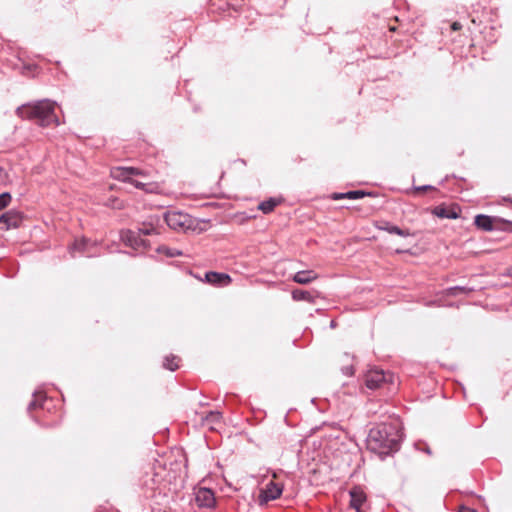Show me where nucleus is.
<instances>
[{
    "mask_svg": "<svg viewBox=\"0 0 512 512\" xmlns=\"http://www.w3.org/2000/svg\"><path fill=\"white\" fill-rule=\"evenodd\" d=\"M402 433L397 422L383 423L369 432L368 447L379 454H388L398 449Z\"/></svg>",
    "mask_w": 512,
    "mask_h": 512,
    "instance_id": "f257e3e1",
    "label": "nucleus"
},
{
    "mask_svg": "<svg viewBox=\"0 0 512 512\" xmlns=\"http://www.w3.org/2000/svg\"><path fill=\"white\" fill-rule=\"evenodd\" d=\"M56 105V102L44 99L31 105H23L16 112L19 117L37 119L41 126H58L60 121L54 114Z\"/></svg>",
    "mask_w": 512,
    "mask_h": 512,
    "instance_id": "f03ea898",
    "label": "nucleus"
},
{
    "mask_svg": "<svg viewBox=\"0 0 512 512\" xmlns=\"http://www.w3.org/2000/svg\"><path fill=\"white\" fill-rule=\"evenodd\" d=\"M111 176L119 181L131 183L136 188L144 190L147 193H158L159 185L155 182L144 181L146 174L134 167H115L111 169Z\"/></svg>",
    "mask_w": 512,
    "mask_h": 512,
    "instance_id": "7ed1b4c3",
    "label": "nucleus"
},
{
    "mask_svg": "<svg viewBox=\"0 0 512 512\" xmlns=\"http://www.w3.org/2000/svg\"><path fill=\"white\" fill-rule=\"evenodd\" d=\"M167 225L176 231H186L193 227V219L190 215L180 211H169L165 214Z\"/></svg>",
    "mask_w": 512,
    "mask_h": 512,
    "instance_id": "20e7f679",
    "label": "nucleus"
},
{
    "mask_svg": "<svg viewBox=\"0 0 512 512\" xmlns=\"http://www.w3.org/2000/svg\"><path fill=\"white\" fill-rule=\"evenodd\" d=\"M283 486L281 484L270 481L261 490L259 495L260 505L267 504L269 501L279 498L282 494Z\"/></svg>",
    "mask_w": 512,
    "mask_h": 512,
    "instance_id": "39448f33",
    "label": "nucleus"
},
{
    "mask_svg": "<svg viewBox=\"0 0 512 512\" xmlns=\"http://www.w3.org/2000/svg\"><path fill=\"white\" fill-rule=\"evenodd\" d=\"M195 502L199 507L212 508L215 505V496L212 490L201 487L195 491Z\"/></svg>",
    "mask_w": 512,
    "mask_h": 512,
    "instance_id": "423d86ee",
    "label": "nucleus"
},
{
    "mask_svg": "<svg viewBox=\"0 0 512 512\" xmlns=\"http://www.w3.org/2000/svg\"><path fill=\"white\" fill-rule=\"evenodd\" d=\"M95 243H92L86 238L75 240V242L70 246V253L72 256H75L76 253L83 254L87 257H91L94 255L93 248Z\"/></svg>",
    "mask_w": 512,
    "mask_h": 512,
    "instance_id": "0eeeda50",
    "label": "nucleus"
},
{
    "mask_svg": "<svg viewBox=\"0 0 512 512\" xmlns=\"http://www.w3.org/2000/svg\"><path fill=\"white\" fill-rule=\"evenodd\" d=\"M386 381V376L383 370L370 369L365 374V385L369 389H377L382 383Z\"/></svg>",
    "mask_w": 512,
    "mask_h": 512,
    "instance_id": "6e6552de",
    "label": "nucleus"
},
{
    "mask_svg": "<svg viewBox=\"0 0 512 512\" xmlns=\"http://www.w3.org/2000/svg\"><path fill=\"white\" fill-rule=\"evenodd\" d=\"M350 507L356 512H363L362 506L366 502V495L360 487H354L350 490Z\"/></svg>",
    "mask_w": 512,
    "mask_h": 512,
    "instance_id": "1a4fd4ad",
    "label": "nucleus"
},
{
    "mask_svg": "<svg viewBox=\"0 0 512 512\" xmlns=\"http://www.w3.org/2000/svg\"><path fill=\"white\" fill-rule=\"evenodd\" d=\"M205 280L209 284L219 287H224L231 283V277L228 274L213 271L205 274Z\"/></svg>",
    "mask_w": 512,
    "mask_h": 512,
    "instance_id": "9d476101",
    "label": "nucleus"
},
{
    "mask_svg": "<svg viewBox=\"0 0 512 512\" xmlns=\"http://www.w3.org/2000/svg\"><path fill=\"white\" fill-rule=\"evenodd\" d=\"M122 240L133 248H138L145 244L144 240L140 238L139 234L134 231H124L121 234Z\"/></svg>",
    "mask_w": 512,
    "mask_h": 512,
    "instance_id": "9b49d317",
    "label": "nucleus"
},
{
    "mask_svg": "<svg viewBox=\"0 0 512 512\" xmlns=\"http://www.w3.org/2000/svg\"><path fill=\"white\" fill-rule=\"evenodd\" d=\"M318 278V274L313 270L298 271L293 276V281L298 284H309Z\"/></svg>",
    "mask_w": 512,
    "mask_h": 512,
    "instance_id": "f8f14e48",
    "label": "nucleus"
},
{
    "mask_svg": "<svg viewBox=\"0 0 512 512\" xmlns=\"http://www.w3.org/2000/svg\"><path fill=\"white\" fill-rule=\"evenodd\" d=\"M221 413L218 411H211L204 419L203 424L208 426L211 430H216L221 424Z\"/></svg>",
    "mask_w": 512,
    "mask_h": 512,
    "instance_id": "ddd939ff",
    "label": "nucleus"
},
{
    "mask_svg": "<svg viewBox=\"0 0 512 512\" xmlns=\"http://www.w3.org/2000/svg\"><path fill=\"white\" fill-rule=\"evenodd\" d=\"M493 220L494 218L487 215H477L475 217V225L485 231H491L493 229Z\"/></svg>",
    "mask_w": 512,
    "mask_h": 512,
    "instance_id": "4468645a",
    "label": "nucleus"
},
{
    "mask_svg": "<svg viewBox=\"0 0 512 512\" xmlns=\"http://www.w3.org/2000/svg\"><path fill=\"white\" fill-rule=\"evenodd\" d=\"M434 215L439 218L457 219L459 214L454 209L438 206L433 210Z\"/></svg>",
    "mask_w": 512,
    "mask_h": 512,
    "instance_id": "2eb2a0df",
    "label": "nucleus"
},
{
    "mask_svg": "<svg viewBox=\"0 0 512 512\" xmlns=\"http://www.w3.org/2000/svg\"><path fill=\"white\" fill-rule=\"evenodd\" d=\"M364 196H365L364 192L356 190V191H349L346 193H334L332 198L334 200H339V199H344V198L355 200V199H360Z\"/></svg>",
    "mask_w": 512,
    "mask_h": 512,
    "instance_id": "dca6fc26",
    "label": "nucleus"
},
{
    "mask_svg": "<svg viewBox=\"0 0 512 512\" xmlns=\"http://www.w3.org/2000/svg\"><path fill=\"white\" fill-rule=\"evenodd\" d=\"M292 298L295 301H301V300H306L309 302L313 301V298L308 291H304V290H300V289H295L292 291Z\"/></svg>",
    "mask_w": 512,
    "mask_h": 512,
    "instance_id": "f3484780",
    "label": "nucleus"
},
{
    "mask_svg": "<svg viewBox=\"0 0 512 512\" xmlns=\"http://www.w3.org/2000/svg\"><path fill=\"white\" fill-rule=\"evenodd\" d=\"M381 229L387 231L390 234H397L401 237H407L410 235L408 230H402L397 226L386 224L384 227H381Z\"/></svg>",
    "mask_w": 512,
    "mask_h": 512,
    "instance_id": "a211bd4d",
    "label": "nucleus"
},
{
    "mask_svg": "<svg viewBox=\"0 0 512 512\" xmlns=\"http://www.w3.org/2000/svg\"><path fill=\"white\" fill-rule=\"evenodd\" d=\"M278 204V201L276 199H269L267 201H263L262 203L259 204V209L267 214V213H270Z\"/></svg>",
    "mask_w": 512,
    "mask_h": 512,
    "instance_id": "6ab92c4d",
    "label": "nucleus"
},
{
    "mask_svg": "<svg viewBox=\"0 0 512 512\" xmlns=\"http://www.w3.org/2000/svg\"><path fill=\"white\" fill-rule=\"evenodd\" d=\"M179 359L176 356H167L164 360V367L170 371H175L179 367Z\"/></svg>",
    "mask_w": 512,
    "mask_h": 512,
    "instance_id": "aec40b11",
    "label": "nucleus"
},
{
    "mask_svg": "<svg viewBox=\"0 0 512 512\" xmlns=\"http://www.w3.org/2000/svg\"><path fill=\"white\" fill-rule=\"evenodd\" d=\"M158 251L164 253L168 257H176L182 255V252L180 250L167 247H161L158 249Z\"/></svg>",
    "mask_w": 512,
    "mask_h": 512,
    "instance_id": "412c9836",
    "label": "nucleus"
},
{
    "mask_svg": "<svg viewBox=\"0 0 512 512\" xmlns=\"http://www.w3.org/2000/svg\"><path fill=\"white\" fill-rule=\"evenodd\" d=\"M11 202V195L7 192L0 194V210L6 208Z\"/></svg>",
    "mask_w": 512,
    "mask_h": 512,
    "instance_id": "4be33fe9",
    "label": "nucleus"
},
{
    "mask_svg": "<svg viewBox=\"0 0 512 512\" xmlns=\"http://www.w3.org/2000/svg\"><path fill=\"white\" fill-rule=\"evenodd\" d=\"M0 223H5L7 228L13 225L11 222V216L8 213L0 216Z\"/></svg>",
    "mask_w": 512,
    "mask_h": 512,
    "instance_id": "5701e85b",
    "label": "nucleus"
},
{
    "mask_svg": "<svg viewBox=\"0 0 512 512\" xmlns=\"http://www.w3.org/2000/svg\"><path fill=\"white\" fill-rule=\"evenodd\" d=\"M154 232H155V228L152 226L139 229V233L143 234V235H150Z\"/></svg>",
    "mask_w": 512,
    "mask_h": 512,
    "instance_id": "b1692460",
    "label": "nucleus"
},
{
    "mask_svg": "<svg viewBox=\"0 0 512 512\" xmlns=\"http://www.w3.org/2000/svg\"><path fill=\"white\" fill-rule=\"evenodd\" d=\"M449 291L451 295H457L458 293L465 292L466 289L464 287H453Z\"/></svg>",
    "mask_w": 512,
    "mask_h": 512,
    "instance_id": "393cba45",
    "label": "nucleus"
},
{
    "mask_svg": "<svg viewBox=\"0 0 512 512\" xmlns=\"http://www.w3.org/2000/svg\"><path fill=\"white\" fill-rule=\"evenodd\" d=\"M110 206L115 209H121L123 207V204L118 199H114L112 203H110Z\"/></svg>",
    "mask_w": 512,
    "mask_h": 512,
    "instance_id": "a878e982",
    "label": "nucleus"
},
{
    "mask_svg": "<svg viewBox=\"0 0 512 512\" xmlns=\"http://www.w3.org/2000/svg\"><path fill=\"white\" fill-rule=\"evenodd\" d=\"M459 512H477L476 510L468 507H461Z\"/></svg>",
    "mask_w": 512,
    "mask_h": 512,
    "instance_id": "bb28decb",
    "label": "nucleus"
},
{
    "mask_svg": "<svg viewBox=\"0 0 512 512\" xmlns=\"http://www.w3.org/2000/svg\"><path fill=\"white\" fill-rule=\"evenodd\" d=\"M428 189H432V187L425 185V186H420V187L416 188L417 191H424V190H428Z\"/></svg>",
    "mask_w": 512,
    "mask_h": 512,
    "instance_id": "cd10ccee",
    "label": "nucleus"
},
{
    "mask_svg": "<svg viewBox=\"0 0 512 512\" xmlns=\"http://www.w3.org/2000/svg\"><path fill=\"white\" fill-rule=\"evenodd\" d=\"M451 27H452L453 30L456 31V30H459L461 28V25L458 22H454Z\"/></svg>",
    "mask_w": 512,
    "mask_h": 512,
    "instance_id": "c85d7f7f",
    "label": "nucleus"
},
{
    "mask_svg": "<svg viewBox=\"0 0 512 512\" xmlns=\"http://www.w3.org/2000/svg\"><path fill=\"white\" fill-rule=\"evenodd\" d=\"M34 405H35V403H34V402L30 403V405H29V409H31Z\"/></svg>",
    "mask_w": 512,
    "mask_h": 512,
    "instance_id": "c756f323",
    "label": "nucleus"
}]
</instances>
